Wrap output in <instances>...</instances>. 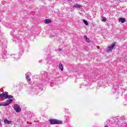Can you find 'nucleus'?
I'll use <instances>...</instances> for the list:
<instances>
[{"instance_id": "obj_15", "label": "nucleus", "mask_w": 127, "mask_h": 127, "mask_svg": "<svg viewBox=\"0 0 127 127\" xmlns=\"http://www.w3.org/2000/svg\"><path fill=\"white\" fill-rule=\"evenodd\" d=\"M84 38L85 40V41H86V42H87L88 43H89V42H90V39H89V38H88V37H87V35H84Z\"/></svg>"}, {"instance_id": "obj_26", "label": "nucleus", "mask_w": 127, "mask_h": 127, "mask_svg": "<svg viewBox=\"0 0 127 127\" xmlns=\"http://www.w3.org/2000/svg\"><path fill=\"white\" fill-rule=\"evenodd\" d=\"M0 125H1V122H0Z\"/></svg>"}, {"instance_id": "obj_20", "label": "nucleus", "mask_w": 127, "mask_h": 127, "mask_svg": "<svg viewBox=\"0 0 127 127\" xmlns=\"http://www.w3.org/2000/svg\"><path fill=\"white\" fill-rule=\"evenodd\" d=\"M122 120H123V121H126V120H127V117L124 116V117H122Z\"/></svg>"}, {"instance_id": "obj_2", "label": "nucleus", "mask_w": 127, "mask_h": 127, "mask_svg": "<svg viewBox=\"0 0 127 127\" xmlns=\"http://www.w3.org/2000/svg\"><path fill=\"white\" fill-rule=\"evenodd\" d=\"M50 125H61L63 122L57 119L49 120Z\"/></svg>"}, {"instance_id": "obj_3", "label": "nucleus", "mask_w": 127, "mask_h": 127, "mask_svg": "<svg viewBox=\"0 0 127 127\" xmlns=\"http://www.w3.org/2000/svg\"><path fill=\"white\" fill-rule=\"evenodd\" d=\"M14 110L16 113H20L21 112V108L16 104L14 105Z\"/></svg>"}, {"instance_id": "obj_14", "label": "nucleus", "mask_w": 127, "mask_h": 127, "mask_svg": "<svg viewBox=\"0 0 127 127\" xmlns=\"http://www.w3.org/2000/svg\"><path fill=\"white\" fill-rule=\"evenodd\" d=\"M52 21L49 19H46L45 20V23L48 24V23H51Z\"/></svg>"}, {"instance_id": "obj_13", "label": "nucleus", "mask_w": 127, "mask_h": 127, "mask_svg": "<svg viewBox=\"0 0 127 127\" xmlns=\"http://www.w3.org/2000/svg\"><path fill=\"white\" fill-rule=\"evenodd\" d=\"M120 22H122V23H125L126 21V19L125 18H119Z\"/></svg>"}, {"instance_id": "obj_11", "label": "nucleus", "mask_w": 127, "mask_h": 127, "mask_svg": "<svg viewBox=\"0 0 127 127\" xmlns=\"http://www.w3.org/2000/svg\"><path fill=\"white\" fill-rule=\"evenodd\" d=\"M6 99H9V100H12V99H13V96L12 95H8V94H7L6 96Z\"/></svg>"}, {"instance_id": "obj_23", "label": "nucleus", "mask_w": 127, "mask_h": 127, "mask_svg": "<svg viewBox=\"0 0 127 127\" xmlns=\"http://www.w3.org/2000/svg\"><path fill=\"white\" fill-rule=\"evenodd\" d=\"M51 37H54V35H52L50 36Z\"/></svg>"}, {"instance_id": "obj_27", "label": "nucleus", "mask_w": 127, "mask_h": 127, "mask_svg": "<svg viewBox=\"0 0 127 127\" xmlns=\"http://www.w3.org/2000/svg\"><path fill=\"white\" fill-rule=\"evenodd\" d=\"M104 127H108V126H105Z\"/></svg>"}, {"instance_id": "obj_17", "label": "nucleus", "mask_w": 127, "mask_h": 127, "mask_svg": "<svg viewBox=\"0 0 127 127\" xmlns=\"http://www.w3.org/2000/svg\"><path fill=\"white\" fill-rule=\"evenodd\" d=\"M0 107H5L4 105V102H0Z\"/></svg>"}, {"instance_id": "obj_12", "label": "nucleus", "mask_w": 127, "mask_h": 127, "mask_svg": "<svg viewBox=\"0 0 127 127\" xmlns=\"http://www.w3.org/2000/svg\"><path fill=\"white\" fill-rule=\"evenodd\" d=\"M59 67L62 71H63V70H64V67H63V64H62L60 63L59 64Z\"/></svg>"}, {"instance_id": "obj_10", "label": "nucleus", "mask_w": 127, "mask_h": 127, "mask_svg": "<svg viewBox=\"0 0 127 127\" xmlns=\"http://www.w3.org/2000/svg\"><path fill=\"white\" fill-rule=\"evenodd\" d=\"M121 127H127V123L124 121L121 124Z\"/></svg>"}, {"instance_id": "obj_19", "label": "nucleus", "mask_w": 127, "mask_h": 127, "mask_svg": "<svg viewBox=\"0 0 127 127\" xmlns=\"http://www.w3.org/2000/svg\"><path fill=\"white\" fill-rule=\"evenodd\" d=\"M11 35H12V36H13V35H15L14 30H13L12 31H11Z\"/></svg>"}, {"instance_id": "obj_5", "label": "nucleus", "mask_w": 127, "mask_h": 127, "mask_svg": "<svg viewBox=\"0 0 127 127\" xmlns=\"http://www.w3.org/2000/svg\"><path fill=\"white\" fill-rule=\"evenodd\" d=\"M13 102V99H9L6 100V102H4V105H5V107H6V106H8L9 105H10V104H11V103Z\"/></svg>"}, {"instance_id": "obj_22", "label": "nucleus", "mask_w": 127, "mask_h": 127, "mask_svg": "<svg viewBox=\"0 0 127 127\" xmlns=\"http://www.w3.org/2000/svg\"><path fill=\"white\" fill-rule=\"evenodd\" d=\"M14 40V41H15L16 43H17L19 42V41H17V40H15V39H14V40Z\"/></svg>"}, {"instance_id": "obj_7", "label": "nucleus", "mask_w": 127, "mask_h": 127, "mask_svg": "<svg viewBox=\"0 0 127 127\" xmlns=\"http://www.w3.org/2000/svg\"><path fill=\"white\" fill-rule=\"evenodd\" d=\"M4 124H6V125H10L11 123H12V121H8L7 120V119H5L4 120Z\"/></svg>"}, {"instance_id": "obj_4", "label": "nucleus", "mask_w": 127, "mask_h": 127, "mask_svg": "<svg viewBox=\"0 0 127 127\" xmlns=\"http://www.w3.org/2000/svg\"><path fill=\"white\" fill-rule=\"evenodd\" d=\"M8 94V92H5L1 94H0V98L1 99H4V100L6 99V96Z\"/></svg>"}, {"instance_id": "obj_1", "label": "nucleus", "mask_w": 127, "mask_h": 127, "mask_svg": "<svg viewBox=\"0 0 127 127\" xmlns=\"http://www.w3.org/2000/svg\"><path fill=\"white\" fill-rule=\"evenodd\" d=\"M6 53H7L6 50H5V49H2V58L3 59H5V58H8L9 56H11L12 57H13V58L15 59L14 60H15L16 61H17V60H18V59H19V56H18V55L12 54L10 56H9V55H6Z\"/></svg>"}, {"instance_id": "obj_25", "label": "nucleus", "mask_w": 127, "mask_h": 127, "mask_svg": "<svg viewBox=\"0 0 127 127\" xmlns=\"http://www.w3.org/2000/svg\"><path fill=\"white\" fill-rule=\"evenodd\" d=\"M45 76H47V73H45Z\"/></svg>"}, {"instance_id": "obj_9", "label": "nucleus", "mask_w": 127, "mask_h": 127, "mask_svg": "<svg viewBox=\"0 0 127 127\" xmlns=\"http://www.w3.org/2000/svg\"><path fill=\"white\" fill-rule=\"evenodd\" d=\"M73 7H75V8H81V7H82V5L76 3L73 6Z\"/></svg>"}, {"instance_id": "obj_16", "label": "nucleus", "mask_w": 127, "mask_h": 127, "mask_svg": "<svg viewBox=\"0 0 127 127\" xmlns=\"http://www.w3.org/2000/svg\"><path fill=\"white\" fill-rule=\"evenodd\" d=\"M83 22L84 23V24H85V25H89V23H88V21H87V20L83 19Z\"/></svg>"}, {"instance_id": "obj_8", "label": "nucleus", "mask_w": 127, "mask_h": 127, "mask_svg": "<svg viewBox=\"0 0 127 127\" xmlns=\"http://www.w3.org/2000/svg\"><path fill=\"white\" fill-rule=\"evenodd\" d=\"M29 74L30 75V73H27L25 74V76H26V80H28L29 82H30L31 79H30V78H29V76H30Z\"/></svg>"}, {"instance_id": "obj_24", "label": "nucleus", "mask_w": 127, "mask_h": 127, "mask_svg": "<svg viewBox=\"0 0 127 127\" xmlns=\"http://www.w3.org/2000/svg\"><path fill=\"white\" fill-rule=\"evenodd\" d=\"M62 49H59V51H62Z\"/></svg>"}, {"instance_id": "obj_21", "label": "nucleus", "mask_w": 127, "mask_h": 127, "mask_svg": "<svg viewBox=\"0 0 127 127\" xmlns=\"http://www.w3.org/2000/svg\"><path fill=\"white\" fill-rule=\"evenodd\" d=\"M8 27H9L10 28H13V25L9 24L8 25Z\"/></svg>"}, {"instance_id": "obj_6", "label": "nucleus", "mask_w": 127, "mask_h": 127, "mask_svg": "<svg viewBox=\"0 0 127 127\" xmlns=\"http://www.w3.org/2000/svg\"><path fill=\"white\" fill-rule=\"evenodd\" d=\"M115 46H116V43H113L111 46H109L108 47V52L110 51H112V50H113V49H114V48H115Z\"/></svg>"}, {"instance_id": "obj_18", "label": "nucleus", "mask_w": 127, "mask_h": 127, "mask_svg": "<svg viewBox=\"0 0 127 127\" xmlns=\"http://www.w3.org/2000/svg\"><path fill=\"white\" fill-rule=\"evenodd\" d=\"M102 21H103V22H106V21H107V18L106 17L103 18Z\"/></svg>"}]
</instances>
